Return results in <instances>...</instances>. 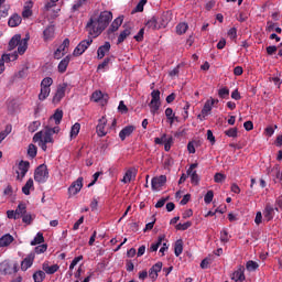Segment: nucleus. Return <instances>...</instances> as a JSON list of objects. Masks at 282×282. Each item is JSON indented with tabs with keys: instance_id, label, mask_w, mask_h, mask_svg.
Masks as SVG:
<instances>
[{
	"instance_id": "obj_1",
	"label": "nucleus",
	"mask_w": 282,
	"mask_h": 282,
	"mask_svg": "<svg viewBox=\"0 0 282 282\" xmlns=\"http://www.w3.org/2000/svg\"><path fill=\"white\" fill-rule=\"evenodd\" d=\"M61 128L59 127H45L43 130L36 132L33 135V142H37L39 147L42 149V151H47V144H54V133H59Z\"/></svg>"
},
{
	"instance_id": "obj_2",
	"label": "nucleus",
	"mask_w": 282,
	"mask_h": 282,
	"mask_svg": "<svg viewBox=\"0 0 282 282\" xmlns=\"http://www.w3.org/2000/svg\"><path fill=\"white\" fill-rule=\"evenodd\" d=\"M28 41H30V35L26 34L25 39L21 40V34H15L10 41L8 50L12 52L15 47H18L17 54L23 55L28 52Z\"/></svg>"
},
{
	"instance_id": "obj_3",
	"label": "nucleus",
	"mask_w": 282,
	"mask_h": 282,
	"mask_svg": "<svg viewBox=\"0 0 282 282\" xmlns=\"http://www.w3.org/2000/svg\"><path fill=\"white\" fill-rule=\"evenodd\" d=\"M86 30L90 36H94L96 39V36H100V34H102L106 29L104 28L99 19L90 18L86 24Z\"/></svg>"
},
{
	"instance_id": "obj_4",
	"label": "nucleus",
	"mask_w": 282,
	"mask_h": 282,
	"mask_svg": "<svg viewBox=\"0 0 282 282\" xmlns=\"http://www.w3.org/2000/svg\"><path fill=\"white\" fill-rule=\"evenodd\" d=\"M216 105H219V99H215L213 97L207 99L200 113L197 116L198 120H200V122H204V120H206V118L210 116V112L213 111V107H215Z\"/></svg>"
},
{
	"instance_id": "obj_5",
	"label": "nucleus",
	"mask_w": 282,
	"mask_h": 282,
	"mask_svg": "<svg viewBox=\"0 0 282 282\" xmlns=\"http://www.w3.org/2000/svg\"><path fill=\"white\" fill-rule=\"evenodd\" d=\"M47 177H50V172L47 171V165L42 164L36 167L34 173V180L35 182H39V184H45L47 182Z\"/></svg>"
},
{
	"instance_id": "obj_6",
	"label": "nucleus",
	"mask_w": 282,
	"mask_h": 282,
	"mask_svg": "<svg viewBox=\"0 0 282 282\" xmlns=\"http://www.w3.org/2000/svg\"><path fill=\"white\" fill-rule=\"evenodd\" d=\"M151 101L149 104V107L151 109V115L155 116V113H158V111H160V107H161V102H160V90H153L151 93Z\"/></svg>"
},
{
	"instance_id": "obj_7",
	"label": "nucleus",
	"mask_w": 282,
	"mask_h": 282,
	"mask_svg": "<svg viewBox=\"0 0 282 282\" xmlns=\"http://www.w3.org/2000/svg\"><path fill=\"white\" fill-rule=\"evenodd\" d=\"M0 272L1 274H15V272H19V264H12L10 261L4 260L0 263Z\"/></svg>"
},
{
	"instance_id": "obj_8",
	"label": "nucleus",
	"mask_w": 282,
	"mask_h": 282,
	"mask_svg": "<svg viewBox=\"0 0 282 282\" xmlns=\"http://www.w3.org/2000/svg\"><path fill=\"white\" fill-rule=\"evenodd\" d=\"M94 43V40L91 37H88L87 40H83L74 50L73 56H82V54H85L87 52L89 45Z\"/></svg>"
},
{
	"instance_id": "obj_9",
	"label": "nucleus",
	"mask_w": 282,
	"mask_h": 282,
	"mask_svg": "<svg viewBox=\"0 0 282 282\" xmlns=\"http://www.w3.org/2000/svg\"><path fill=\"white\" fill-rule=\"evenodd\" d=\"M65 91H67V84H59L52 99L53 105H58V102L65 98Z\"/></svg>"
},
{
	"instance_id": "obj_10",
	"label": "nucleus",
	"mask_w": 282,
	"mask_h": 282,
	"mask_svg": "<svg viewBox=\"0 0 282 282\" xmlns=\"http://www.w3.org/2000/svg\"><path fill=\"white\" fill-rule=\"evenodd\" d=\"M166 184V175L155 176L151 181L152 191H160Z\"/></svg>"
},
{
	"instance_id": "obj_11",
	"label": "nucleus",
	"mask_w": 282,
	"mask_h": 282,
	"mask_svg": "<svg viewBox=\"0 0 282 282\" xmlns=\"http://www.w3.org/2000/svg\"><path fill=\"white\" fill-rule=\"evenodd\" d=\"M83 188V177H78L72 185L68 187L69 195H78Z\"/></svg>"
},
{
	"instance_id": "obj_12",
	"label": "nucleus",
	"mask_w": 282,
	"mask_h": 282,
	"mask_svg": "<svg viewBox=\"0 0 282 282\" xmlns=\"http://www.w3.org/2000/svg\"><path fill=\"white\" fill-rule=\"evenodd\" d=\"M28 171H30V162L28 161H21L18 166V180H23L25 175L28 174Z\"/></svg>"
},
{
	"instance_id": "obj_13",
	"label": "nucleus",
	"mask_w": 282,
	"mask_h": 282,
	"mask_svg": "<svg viewBox=\"0 0 282 282\" xmlns=\"http://www.w3.org/2000/svg\"><path fill=\"white\" fill-rule=\"evenodd\" d=\"M111 19H113V14L111 13V11H104L99 14L97 20H99V22H101L104 28L107 30V26L109 25V23H111Z\"/></svg>"
},
{
	"instance_id": "obj_14",
	"label": "nucleus",
	"mask_w": 282,
	"mask_h": 282,
	"mask_svg": "<svg viewBox=\"0 0 282 282\" xmlns=\"http://www.w3.org/2000/svg\"><path fill=\"white\" fill-rule=\"evenodd\" d=\"M34 259H36L34 252L29 253L21 262V270L25 272L29 268H32V265L34 264Z\"/></svg>"
},
{
	"instance_id": "obj_15",
	"label": "nucleus",
	"mask_w": 282,
	"mask_h": 282,
	"mask_svg": "<svg viewBox=\"0 0 282 282\" xmlns=\"http://www.w3.org/2000/svg\"><path fill=\"white\" fill-rule=\"evenodd\" d=\"M159 18L160 25L159 28L162 30V28H166L169 23H171V20L173 19V14L170 11L163 12Z\"/></svg>"
},
{
	"instance_id": "obj_16",
	"label": "nucleus",
	"mask_w": 282,
	"mask_h": 282,
	"mask_svg": "<svg viewBox=\"0 0 282 282\" xmlns=\"http://www.w3.org/2000/svg\"><path fill=\"white\" fill-rule=\"evenodd\" d=\"M107 127V118L102 117L99 119V123L96 127L97 135L99 138H105L107 135V130L105 129Z\"/></svg>"
},
{
	"instance_id": "obj_17",
	"label": "nucleus",
	"mask_w": 282,
	"mask_h": 282,
	"mask_svg": "<svg viewBox=\"0 0 282 282\" xmlns=\"http://www.w3.org/2000/svg\"><path fill=\"white\" fill-rule=\"evenodd\" d=\"M110 50H111V43L105 42V44L99 46L97 50V58L99 61H102V58H105V56L107 55V53H109Z\"/></svg>"
},
{
	"instance_id": "obj_18",
	"label": "nucleus",
	"mask_w": 282,
	"mask_h": 282,
	"mask_svg": "<svg viewBox=\"0 0 282 282\" xmlns=\"http://www.w3.org/2000/svg\"><path fill=\"white\" fill-rule=\"evenodd\" d=\"M162 272V262H156L152 268L149 270V278L152 281H158V273Z\"/></svg>"
},
{
	"instance_id": "obj_19",
	"label": "nucleus",
	"mask_w": 282,
	"mask_h": 282,
	"mask_svg": "<svg viewBox=\"0 0 282 282\" xmlns=\"http://www.w3.org/2000/svg\"><path fill=\"white\" fill-rule=\"evenodd\" d=\"M135 131V126H126L120 132L119 138L122 142L127 140V138L131 137V134Z\"/></svg>"
},
{
	"instance_id": "obj_20",
	"label": "nucleus",
	"mask_w": 282,
	"mask_h": 282,
	"mask_svg": "<svg viewBox=\"0 0 282 282\" xmlns=\"http://www.w3.org/2000/svg\"><path fill=\"white\" fill-rule=\"evenodd\" d=\"M32 8H34V2H32V0H29L24 3L22 11L23 19H30V17H32Z\"/></svg>"
},
{
	"instance_id": "obj_21",
	"label": "nucleus",
	"mask_w": 282,
	"mask_h": 282,
	"mask_svg": "<svg viewBox=\"0 0 282 282\" xmlns=\"http://www.w3.org/2000/svg\"><path fill=\"white\" fill-rule=\"evenodd\" d=\"M69 61H72V57L68 55L59 62L57 66L59 74H65V72H67V67L69 66Z\"/></svg>"
},
{
	"instance_id": "obj_22",
	"label": "nucleus",
	"mask_w": 282,
	"mask_h": 282,
	"mask_svg": "<svg viewBox=\"0 0 282 282\" xmlns=\"http://www.w3.org/2000/svg\"><path fill=\"white\" fill-rule=\"evenodd\" d=\"M165 117L167 118V121L171 126H173L174 122H178L177 116H175V112H173V108H166L165 109Z\"/></svg>"
},
{
	"instance_id": "obj_23",
	"label": "nucleus",
	"mask_w": 282,
	"mask_h": 282,
	"mask_svg": "<svg viewBox=\"0 0 282 282\" xmlns=\"http://www.w3.org/2000/svg\"><path fill=\"white\" fill-rule=\"evenodd\" d=\"M12 241H14V237L10 234H6L0 238V248H8Z\"/></svg>"
},
{
	"instance_id": "obj_24",
	"label": "nucleus",
	"mask_w": 282,
	"mask_h": 282,
	"mask_svg": "<svg viewBox=\"0 0 282 282\" xmlns=\"http://www.w3.org/2000/svg\"><path fill=\"white\" fill-rule=\"evenodd\" d=\"M263 216L267 221H272V219H274V207L268 204L264 208Z\"/></svg>"
},
{
	"instance_id": "obj_25",
	"label": "nucleus",
	"mask_w": 282,
	"mask_h": 282,
	"mask_svg": "<svg viewBox=\"0 0 282 282\" xmlns=\"http://www.w3.org/2000/svg\"><path fill=\"white\" fill-rule=\"evenodd\" d=\"M123 21H124V17H118L117 19H115L109 28V32H118Z\"/></svg>"
},
{
	"instance_id": "obj_26",
	"label": "nucleus",
	"mask_w": 282,
	"mask_h": 282,
	"mask_svg": "<svg viewBox=\"0 0 282 282\" xmlns=\"http://www.w3.org/2000/svg\"><path fill=\"white\" fill-rule=\"evenodd\" d=\"M54 32H55L54 25L47 26L43 31L44 41H52V39H54Z\"/></svg>"
},
{
	"instance_id": "obj_27",
	"label": "nucleus",
	"mask_w": 282,
	"mask_h": 282,
	"mask_svg": "<svg viewBox=\"0 0 282 282\" xmlns=\"http://www.w3.org/2000/svg\"><path fill=\"white\" fill-rule=\"evenodd\" d=\"M145 28L148 30H161L160 25H158V17H152L150 20L147 21Z\"/></svg>"
},
{
	"instance_id": "obj_28",
	"label": "nucleus",
	"mask_w": 282,
	"mask_h": 282,
	"mask_svg": "<svg viewBox=\"0 0 282 282\" xmlns=\"http://www.w3.org/2000/svg\"><path fill=\"white\" fill-rule=\"evenodd\" d=\"M21 21H22V19H21V15H19V14H13L10 19H9V26L10 28H17V26H19V25H21Z\"/></svg>"
},
{
	"instance_id": "obj_29",
	"label": "nucleus",
	"mask_w": 282,
	"mask_h": 282,
	"mask_svg": "<svg viewBox=\"0 0 282 282\" xmlns=\"http://www.w3.org/2000/svg\"><path fill=\"white\" fill-rule=\"evenodd\" d=\"M131 36V28L124 29L118 36L117 45H120V43H124V40Z\"/></svg>"
},
{
	"instance_id": "obj_30",
	"label": "nucleus",
	"mask_w": 282,
	"mask_h": 282,
	"mask_svg": "<svg viewBox=\"0 0 282 282\" xmlns=\"http://www.w3.org/2000/svg\"><path fill=\"white\" fill-rule=\"evenodd\" d=\"M30 191H34V180L29 178L25 185L22 187V193L24 195H30Z\"/></svg>"
},
{
	"instance_id": "obj_31",
	"label": "nucleus",
	"mask_w": 282,
	"mask_h": 282,
	"mask_svg": "<svg viewBox=\"0 0 282 282\" xmlns=\"http://www.w3.org/2000/svg\"><path fill=\"white\" fill-rule=\"evenodd\" d=\"M19 58V53L14 52L12 54H3L0 58L2 63H11V61H17Z\"/></svg>"
},
{
	"instance_id": "obj_32",
	"label": "nucleus",
	"mask_w": 282,
	"mask_h": 282,
	"mask_svg": "<svg viewBox=\"0 0 282 282\" xmlns=\"http://www.w3.org/2000/svg\"><path fill=\"white\" fill-rule=\"evenodd\" d=\"M42 268L46 274H55V272H58L59 267L58 264H53L50 267V264L43 263Z\"/></svg>"
},
{
	"instance_id": "obj_33",
	"label": "nucleus",
	"mask_w": 282,
	"mask_h": 282,
	"mask_svg": "<svg viewBox=\"0 0 282 282\" xmlns=\"http://www.w3.org/2000/svg\"><path fill=\"white\" fill-rule=\"evenodd\" d=\"M28 213V206H25V203H20L15 209V215L21 219Z\"/></svg>"
},
{
	"instance_id": "obj_34",
	"label": "nucleus",
	"mask_w": 282,
	"mask_h": 282,
	"mask_svg": "<svg viewBox=\"0 0 282 282\" xmlns=\"http://www.w3.org/2000/svg\"><path fill=\"white\" fill-rule=\"evenodd\" d=\"M184 252V242L182 239L176 240L175 246H174V254L175 257H180Z\"/></svg>"
},
{
	"instance_id": "obj_35",
	"label": "nucleus",
	"mask_w": 282,
	"mask_h": 282,
	"mask_svg": "<svg viewBox=\"0 0 282 282\" xmlns=\"http://www.w3.org/2000/svg\"><path fill=\"white\" fill-rule=\"evenodd\" d=\"M51 91H52V88L41 87L40 94H39V100H41V102H43V100H47V98L50 97Z\"/></svg>"
},
{
	"instance_id": "obj_36",
	"label": "nucleus",
	"mask_w": 282,
	"mask_h": 282,
	"mask_svg": "<svg viewBox=\"0 0 282 282\" xmlns=\"http://www.w3.org/2000/svg\"><path fill=\"white\" fill-rule=\"evenodd\" d=\"M234 281H240L243 282L246 281V274H243V268L238 269L237 271L234 272L232 276Z\"/></svg>"
},
{
	"instance_id": "obj_37",
	"label": "nucleus",
	"mask_w": 282,
	"mask_h": 282,
	"mask_svg": "<svg viewBox=\"0 0 282 282\" xmlns=\"http://www.w3.org/2000/svg\"><path fill=\"white\" fill-rule=\"evenodd\" d=\"M188 31V23L186 22H182V23H178L176 25V33L182 35V34H186V32Z\"/></svg>"
},
{
	"instance_id": "obj_38",
	"label": "nucleus",
	"mask_w": 282,
	"mask_h": 282,
	"mask_svg": "<svg viewBox=\"0 0 282 282\" xmlns=\"http://www.w3.org/2000/svg\"><path fill=\"white\" fill-rule=\"evenodd\" d=\"M51 118L55 121V124H61V121L63 120V110L56 109Z\"/></svg>"
},
{
	"instance_id": "obj_39",
	"label": "nucleus",
	"mask_w": 282,
	"mask_h": 282,
	"mask_svg": "<svg viewBox=\"0 0 282 282\" xmlns=\"http://www.w3.org/2000/svg\"><path fill=\"white\" fill-rule=\"evenodd\" d=\"M45 238L43 237V234L37 232L34 239L31 241V246H39L40 243H44Z\"/></svg>"
},
{
	"instance_id": "obj_40",
	"label": "nucleus",
	"mask_w": 282,
	"mask_h": 282,
	"mask_svg": "<svg viewBox=\"0 0 282 282\" xmlns=\"http://www.w3.org/2000/svg\"><path fill=\"white\" fill-rule=\"evenodd\" d=\"M52 85H54V79H52V77H45L41 82V87L44 89H50V87H52Z\"/></svg>"
},
{
	"instance_id": "obj_41",
	"label": "nucleus",
	"mask_w": 282,
	"mask_h": 282,
	"mask_svg": "<svg viewBox=\"0 0 282 282\" xmlns=\"http://www.w3.org/2000/svg\"><path fill=\"white\" fill-rule=\"evenodd\" d=\"M87 3V0H76L72 7V12H78Z\"/></svg>"
},
{
	"instance_id": "obj_42",
	"label": "nucleus",
	"mask_w": 282,
	"mask_h": 282,
	"mask_svg": "<svg viewBox=\"0 0 282 282\" xmlns=\"http://www.w3.org/2000/svg\"><path fill=\"white\" fill-rule=\"evenodd\" d=\"M162 241H164V236L159 237L158 241L151 245L150 252H158V248L162 246Z\"/></svg>"
},
{
	"instance_id": "obj_43",
	"label": "nucleus",
	"mask_w": 282,
	"mask_h": 282,
	"mask_svg": "<svg viewBox=\"0 0 282 282\" xmlns=\"http://www.w3.org/2000/svg\"><path fill=\"white\" fill-rule=\"evenodd\" d=\"M59 52H63V54H67L69 50V39H65L62 43V45L57 48Z\"/></svg>"
},
{
	"instance_id": "obj_44",
	"label": "nucleus",
	"mask_w": 282,
	"mask_h": 282,
	"mask_svg": "<svg viewBox=\"0 0 282 282\" xmlns=\"http://www.w3.org/2000/svg\"><path fill=\"white\" fill-rule=\"evenodd\" d=\"M39 149L36 148V145H34L33 143L29 144L28 148V155L29 158H36V153H37Z\"/></svg>"
},
{
	"instance_id": "obj_45",
	"label": "nucleus",
	"mask_w": 282,
	"mask_h": 282,
	"mask_svg": "<svg viewBox=\"0 0 282 282\" xmlns=\"http://www.w3.org/2000/svg\"><path fill=\"white\" fill-rule=\"evenodd\" d=\"M33 280L35 282H43L45 281V272L43 271H36L34 274H33Z\"/></svg>"
},
{
	"instance_id": "obj_46",
	"label": "nucleus",
	"mask_w": 282,
	"mask_h": 282,
	"mask_svg": "<svg viewBox=\"0 0 282 282\" xmlns=\"http://www.w3.org/2000/svg\"><path fill=\"white\" fill-rule=\"evenodd\" d=\"M246 268L249 272H254L259 268V263L256 261L249 260L246 264Z\"/></svg>"
},
{
	"instance_id": "obj_47",
	"label": "nucleus",
	"mask_w": 282,
	"mask_h": 282,
	"mask_svg": "<svg viewBox=\"0 0 282 282\" xmlns=\"http://www.w3.org/2000/svg\"><path fill=\"white\" fill-rule=\"evenodd\" d=\"M11 131H12V128L7 126L4 131L0 132V144L8 138V135H10Z\"/></svg>"
},
{
	"instance_id": "obj_48",
	"label": "nucleus",
	"mask_w": 282,
	"mask_h": 282,
	"mask_svg": "<svg viewBox=\"0 0 282 282\" xmlns=\"http://www.w3.org/2000/svg\"><path fill=\"white\" fill-rule=\"evenodd\" d=\"M80 133V123H75L70 129V138H76Z\"/></svg>"
},
{
	"instance_id": "obj_49",
	"label": "nucleus",
	"mask_w": 282,
	"mask_h": 282,
	"mask_svg": "<svg viewBox=\"0 0 282 282\" xmlns=\"http://www.w3.org/2000/svg\"><path fill=\"white\" fill-rule=\"evenodd\" d=\"M238 133H239V130L237 128H230V129L225 131V134L228 138H237Z\"/></svg>"
},
{
	"instance_id": "obj_50",
	"label": "nucleus",
	"mask_w": 282,
	"mask_h": 282,
	"mask_svg": "<svg viewBox=\"0 0 282 282\" xmlns=\"http://www.w3.org/2000/svg\"><path fill=\"white\" fill-rule=\"evenodd\" d=\"M39 127H41V121H33L29 124V131L30 133H34L35 131H39Z\"/></svg>"
},
{
	"instance_id": "obj_51",
	"label": "nucleus",
	"mask_w": 282,
	"mask_h": 282,
	"mask_svg": "<svg viewBox=\"0 0 282 282\" xmlns=\"http://www.w3.org/2000/svg\"><path fill=\"white\" fill-rule=\"evenodd\" d=\"M131 180H133V172L131 170H129L126 172L121 182H123V184H129V182H131Z\"/></svg>"
},
{
	"instance_id": "obj_52",
	"label": "nucleus",
	"mask_w": 282,
	"mask_h": 282,
	"mask_svg": "<svg viewBox=\"0 0 282 282\" xmlns=\"http://www.w3.org/2000/svg\"><path fill=\"white\" fill-rule=\"evenodd\" d=\"M43 252H47V245H40L37 247H35L34 249V254H43Z\"/></svg>"
},
{
	"instance_id": "obj_53",
	"label": "nucleus",
	"mask_w": 282,
	"mask_h": 282,
	"mask_svg": "<svg viewBox=\"0 0 282 282\" xmlns=\"http://www.w3.org/2000/svg\"><path fill=\"white\" fill-rule=\"evenodd\" d=\"M102 91L100 90H96L95 93H93L91 95V100H94V102H100V100H102Z\"/></svg>"
},
{
	"instance_id": "obj_54",
	"label": "nucleus",
	"mask_w": 282,
	"mask_h": 282,
	"mask_svg": "<svg viewBox=\"0 0 282 282\" xmlns=\"http://www.w3.org/2000/svg\"><path fill=\"white\" fill-rule=\"evenodd\" d=\"M22 221H23V224H26V226H30L32 224V221H34V218L32 217V214L25 213L22 216Z\"/></svg>"
},
{
	"instance_id": "obj_55",
	"label": "nucleus",
	"mask_w": 282,
	"mask_h": 282,
	"mask_svg": "<svg viewBox=\"0 0 282 282\" xmlns=\"http://www.w3.org/2000/svg\"><path fill=\"white\" fill-rule=\"evenodd\" d=\"M193 226V223L191 221H186L184 224L180 223L178 225H176V230H188V228H191Z\"/></svg>"
},
{
	"instance_id": "obj_56",
	"label": "nucleus",
	"mask_w": 282,
	"mask_h": 282,
	"mask_svg": "<svg viewBox=\"0 0 282 282\" xmlns=\"http://www.w3.org/2000/svg\"><path fill=\"white\" fill-rule=\"evenodd\" d=\"M220 241H223V243H228V241H230V235H228L226 229L220 232Z\"/></svg>"
},
{
	"instance_id": "obj_57",
	"label": "nucleus",
	"mask_w": 282,
	"mask_h": 282,
	"mask_svg": "<svg viewBox=\"0 0 282 282\" xmlns=\"http://www.w3.org/2000/svg\"><path fill=\"white\" fill-rule=\"evenodd\" d=\"M214 181L216 184H221V182H226V174L216 173L214 176Z\"/></svg>"
},
{
	"instance_id": "obj_58",
	"label": "nucleus",
	"mask_w": 282,
	"mask_h": 282,
	"mask_svg": "<svg viewBox=\"0 0 282 282\" xmlns=\"http://www.w3.org/2000/svg\"><path fill=\"white\" fill-rule=\"evenodd\" d=\"M189 175L192 184L197 186V184H199V175L197 174V171L192 172Z\"/></svg>"
},
{
	"instance_id": "obj_59",
	"label": "nucleus",
	"mask_w": 282,
	"mask_h": 282,
	"mask_svg": "<svg viewBox=\"0 0 282 282\" xmlns=\"http://www.w3.org/2000/svg\"><path fill=\"white\" fill-rule=\"evenodd\" d=\"M10 10V6L6 4L3 7L0 8V19H6V17H8V12Z\"/></svg>"
},
{
	"instance_id": "obj_60",
	"label": "nucleus",
	"mask_w": 282,
	"mask_h": 282,
	"mask_svg": "<svg viewBox=\"0 0 282 282\" xmlns=\"http://www.w3.org/2000/svg\"><path fill=\"white\" fill-rule=\"evenodd\" d=\"M218 96L219 98H228V96H230V90L228 88H220L218 90Z\"/></svg>"
},
{
	"instance_id": "obj_61",
	"label": "nucleus",
	"mask_w": 282,
	"mask_h": 282,
	"mask_svg": "<svg viewBox=\"0 0 282 282\" xmlns=\"http://www.w3.org/2000/svg\"><path fill=\"white\" fill-rule=\"evenodd\" d=\"M147 4V0H141L132 12H144V6Z\"/></svg>"
},
{
	"instance_id": "obj_62",
	"label": "nucleus",
	"mask_w": 282,
	"mask_h": 282,
	"mask_svg": "<svg viewBox=\"0 0 282 282\" xmlns=\"http://www.w3.org/2000/svg\"><path fill=\"white\" fill-rule=\"evenodd\" d=\"M214 197H215V193H213V191H208L204 197L205 204H210Z\"/></svg>"
},
{
	"instance_id": "obj_63",
	"label": "nucleus",
	"mask_w": 282,
	"mask_h": 282,
	"mask_svg": "<svg viewBox=\"0 0 282 282\" xmlns=\"http://www.w3.org/2000/svg\"><path fill=\"white\" fill-rule=\"evenodd\" d=\"M118 109H119L120 113H127V111H129V108H127V105H124V101L119 102Z\"/></svg>"
},
{
	"instance_id": "obj_64",
	"label": "nucleus",
	"mask_w": 282,
	"mask_h": 282,
	"mask_svg": "<svg viewBox=\"0 0 282 282\" xmlns=\"http://www.w3.org/2000/svg\"><path fill=\"white\" fill-rule=\"evenodd\" d=\"M227 34H228L229 39H231V40L237 39V29H236V28H231V29L228 31Z\"/></svg>"
}]
</instances>
